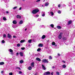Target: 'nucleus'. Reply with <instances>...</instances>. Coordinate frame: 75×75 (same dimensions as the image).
<instances>
[{"label": "nucleus", "instance_id": "f257e3e1", "mask_svg": "<svg viewBox=\"0 0 75 75\" xmlns=\"http://www.w3.org/2000/svg\"><path fill=\"white\" fill-rule=\"evenodd\" d=\"M39 11V10L38 9H36L33 10L32 11V13L33 14H36L37 13H38Z\"/></svg>", "mask_w": 75, "mask_h": 75}, {"label": "nucleus", "instance_id": "f03ea898", "mask_svg": "<svg viewBox=\"0 0 75 75\" xmlns=\"http://www.w3.org/2000/svg\"><path fill=\"white\" fill-rule=\"evenodd\" d=\"M42 62H44V63H48V60L47 59H43L42 60Z\"/></svg>", "mask_w": 75, "mask_h": 75}, {"label": "nucleus", "instance_id": "7ed1b4c3", "mask_svg": "<svg viewBox=\"0 0 75 75\" xmlns=\"http://www.w3.org/2000/svg\"><path fill=\"white\" fill-rule=\"evenodd\" d=\"M62 33H60V34L59 35L58 38L59 39H61L62 37Z\"/></svg>", "mask_w": 75, "mask_h": 75}, {"label": "nucleus", "instance_id": "20e7f679", "mask_svg": "<svg viewBox=\"0 0 75 75\" xmlns=\"http://www.w3.org/2000/svg\"><path fill=\"white\" fill-rule=\"evenodd\" d=\"M51 73L50 71L46 72L45 73H44V75H50Z\"/></svg>", "mask_w": 75, "mask_h": 75}, {"label": "nucleus", "instance_id": "39448f33", "mask_svg": "<svg viewBox=\"0 0 75 75\" xmlns=\"http://www.w3.org/2000/svg\"><path fill=\"white\" fill-rule=\"evenodd\" d=\"M36 60L37 61H39V62H40V61H41V59H40V58L38 57L36 58Z\"/></svg>", "mask_w": 75, "mask_h": 75}, {"label": "nucleus", "instance_id": "423d86ee", "mask_svg": "<svg viewBox=\"0 0 75 75\" xmlns=\"http://www.w3.org/2000/svg\"><path fill=\"white\" fill-rule=\"evenodd\" d=\"M8 37L9 38H11V35H10V34L8 33Z\"/></svg>", "mask_w": 75, "mask_h": 75}, {"label": "nucleus", "instance_id": "0eeeda50", "mask_svg": "<svg viewBox=\"0 0 75 75\" xmlns=\"http://www.w3.org/2000/svg\"><path fill=\"white\" fill-rule=\"evenodd\" d=\"M42 16L43 17H44V16H45V13L44 12H42Z\"/></svg>", "mask_w": 75, "mask_h": 75}, {"label": "nucleus", "instance_id": "6e6552de", "mask_svg": "<svg viewBox=\"0 0 75 75\" xmlns=\"http://www.w3.org/2000/svg\"><path fill=\"white\" fill-rule=\"evenodd\" d=\"M38 47H43V45L42 44H40L38 45Z\"/></svg>", "mask_w": 75, "mask_h": 75}, {"label": "nucleus", "instance_id": "1a4fd4ad", "mask_svg": "<svg viewBox=\"0 0 75 75\" xmlns=\"http://www.w3.org/2000/svg\"><path fill=\"white\" fill-rule=\"evenodd\" d=\"M31 66L32 67H34V63L32 62L31 64Z\"/></svg>", "mask_w": 75, "mask_h": 75}, {"label": "nucleus", "instance_id": "9d476101", "mask_svg": "<svg viewBox=\"0 0 75 75\" xmlns=\"http://www.w3.org/2000/svg\"><path fill=\"white\" fill-rule=\"evenodd\" d=\"M13 23L14 24H17V21L15 20L13 21Z\"/></svg>", "mask_w": 75, "mask_h": 75}, {"label": "nucleus", "instance_id": "9b49d317", "mask_svg": "<svg viewBox=\"0 0 75 75\" xmlns=\"http://www.w3.org/2000/svg\"><path fill=\"white\" fill-rule=\"evenodd\" d=\"M71 23H72V21H70L68 22V25H69V24H71Z\"/></svg>", "mask_w": 75, "mask_h": 75}, {"label": "nucleus", "instance_id": "f8f14e48", "mask_svg": "<svg viewBox=\"0 0 75 75\" xmlns=\"http://www.w3.org/2000/svg\"><path fill=\"white\" fill-rule=\"evenodd\" d=\"M21 16L19 15H17L16 16V18H21Z\"/></svg>", "mask_w": 75, "mask_h": 75}, {"label": "nucleus", "instance_id": "ddd939ff", "mask_svg": "<svg viewBox=\"0 0 75 75\" xmlns=\"http://www.w3.org/2000/svg\"><path fill=\"white\" fill-rule=\"evenodd\" d=\"M28 69H29V70H31L32 69V67L31 66H29L28 68Z\"/></svg>", "mask_w": 75, "mask_h": 75}, {"label": "nucleus", "instance_id": "4468645a", "mask_svg": "<svg viewBox=\"0 0 75 75\" xmlns=\"http://www.w3.org/2000/svg\"><path fill=\"white\" fill-rule=\"evenodd\" d=\"M19 54L21 57H23V52H20Z\"/></svg>", "mask_w": 75, "mask_h": 75}, {"label": "nucleus", "instance_id": "2eb2a0df", "mask_svg": "<svg viewBox=\"0 0 75 75\" xmlns=\"http://www.w3.org/2000/svg\"><path fill=\"white\" fill-rule=\"evenodd\" d=\"M57 28H58V29H61V27L59 26H57Z\"/></svg>", "mask_w": 75, "mask_h": 75}, {"label": "nucleus", "instance_id": "dca6fc26", "mask_svg": "<svg viewBox=\"0 0 75 75\" xmlns=\"http://www.w3.org/2000/svg\"><path fill=\"white\" fill-rule=\"evenodd\" d=\"M42 68L43 69H44V70H45V69H46V68L44 66V65L42 64Z\"/></svg>", "mask_w": 75, "mask_h": 75}, {"label": "nucleus", "instance_id": "f3484780", "mask_svg": "<svg viewBox=\"0 0 75 75\" xmlns=\"http://www.w3.org/2000/svg\"><path fill=\"white\" fill-rule=\"evenodd\" d=\"M45 38V35H43L42 37V39H44Z\"/></svg>", "mask_w": 75, "mask_h": 75}, {"label": "nucleus", "instance_id": "a211bd4d", "mask_svg": "<svg viewBox=\"0 0 75 75\" xmlns=\"http://www.w3.org/2000/svg\"><path fill=\"white\" fill-rule=\"evenodd\" d=\"M4 62H0V65H4Z\"/></svg>", "mask_w": 75, "mask_h": 75}, {"label": "nucleus", "instance_id": "6ab92c4d", "mask_svg": "<svg viewBox=\"0 0 75 75\" xmlns=\"http://www.w3.org/2000/svg\"><path fill=\"white\" fill-rule=\"evenodd\" d=\"M9 51H10V52H13V51L11 49H9Z\"/></svg>", "mask_w": 75, "mask_h": 75}, {"label": "nucleus", "instance_id": "aec40b11", "mask_svg": "<svg viewBox=\"0 0 75 75\" xmlns=\"http://www.w3.org/2000/svg\"><path fill=\"white\" fill-rule=\"evenodd\" d=\"M52 45H55V43L54 42H52Z\"/></svg>", "mask_w": 75, "mask_h": 75}, {"label": "nucleus", "instance_id": "412c9836", "mask_svg": "<svg viewBox=\"0 0 75 75\" xmlns=\"http://www.w3.org/2000/svg\"><path fill=\"white\" fill-rule=\"evenodd\" d=\"M32 41V40H28V42L29 43H31V42Z\"/></svg>", "mask_w": 75, "mask_h": 75}, {"label": "nucleus", "instance_id": "4be33fe9", "mask_svg": "<svg viewBox=\"0 0 75 75\" xmlns=\"http://www.w3.org/2000/svg\"><path fill=\"white\" fill-rule=\"evenodd\" d=\"M23 62H24V61L23 60H21L20 61V62L21 63V64H22L23 63Z\"/></svg>", "mask_w": 75, "mask_h": 75}, {"label": "nucleus", "instance_id": "5701e85b", "mask_svg": "<svg viewBox=\"0 0 75 75\" xmlns=\"http://www.w3.org/2000/svg\"><path fill=\"white\" fill-rule=\"evenodd\" d=\"M62 67L63 68H66V66L65 65H63Z\"/></svg>", "mask_w": 75, "mask_h": 75}, {"label": "nucleus", "instance_id": "b1692460", "mask_svg": "<svg viewBox=\"0 0 75 75\" xmlns=\"http://www.w3.org/2000/svg\"><path fill=\"white\" fill-rule=\"evenodd\" d=\"M48 4H49L48 2H47L45 4V6H48Z\"/></svg>", "mask_w": 75, "mask_h": 75}, {"label": "nucleus", "instance_id": "393cba45", "mask_svg": "<svg viewBox=\"0 0 75 75\" xmlns=\"http://www.w3.org/2000/svg\"><path fill=\"white\" fill-rule=\"evenodd\" d=\"M3 20L4 21H6V20H7V19H6V17H4L3 18Z\"/></svg>", "mask_w": 75, "mask_h": 75}, {"label": "nucleus", "instance_id": "a878e982", "mask_svg": "<svg viewBox=\"0 0 75 75\" xmlns=\"http://www.w3.org/2000/svg\"><path fill=\"white\" fill-rule=\"evenodd\" d=\"M50 27H52V28H54V25L53 24H51L50 25Z\"/></svg>", "mask_w": 75, "mask_h": 75}, {"label": "nucleus", "instance_id": "bb28decb", "mask_svg": "<svg viewBox=\"0 0 75 75\" xmlns=\"http://www.w3.org/2000/svg\"><path fill=\"white\" fill-rule=\"evenodd\" d=\"M50 14L52 16H54V13H53L51 11L50 12Z\"/></svg>", "mask_w": 75, "mask_h": 75}, {"label": "nucleus", "instance_id": "cd10ccee", "mask_svg": "<svg viewBox=\"0 0 75 75\" xmlns=\"http://www.w3.org/2000/svg\"><path fill=\"white\" fill-rule=\"evenodd\" d=\"M57 12L59 14H61V12L59 10H58L57 11Z\"/></svg>", "mask_w": 75, "mask_h": 75}, {"label": "nucleus", "instance_id": "c85d7f7f", "mask_svg": "<svg viewBox=\"0 0 75 75\" xmlns=\"http://www.w3.org/2000/svg\"><path fill=\"white\" fill-rule=\"evenodd\" d=\"M23 23V21L21 20L20 21V22H19V24H22Z\"/></svg>", "mask_w": 75, "mask_h": 75}, {"label": "nucleus", "instance_id": "c756f323", "mask_svg": "<svg viewBox=\"0 0 75 75\" xmlns=\"http://www.w3.org/2000/svg\"><path fill=\"white\" fill-rule=\"evenodd\" d=\"M49 59H52V57H51V56H49Z\"/></svg>", "mask_w": 75, "mask_h": 75}, {"label": "nucleus", "instance_id": "7c9ffc66", "mask_svg": "<svg viewBox=\"0 0 75 75\" xmlns=\"http://www.w3.org/2000/svg\"><path fill=\"white\" fill-rule=\"evenodd\" d=\"M37 51L39 52L40 51H41V49L40 48H38L37 50Z\"/></svg>", "mask_w": 75, "mask_h": 75}, {"label": "nucleus", "instance_id": "2f4dec72", "mask_svg": "<svg viewBox=\"0 0 75 75\" xmlns=\"http://www.w3.org/2000/svg\"><path fill=\"white\" fill-rule=\"evenodd\" d=\"M17 8V6L13 8V10H15V9H16Z\"/></svg>", "mask_w": 75, "mask_h": 75}, {"label": "nucleus", "instance_id": "473e14b6", "mask_svg": "<svg viewBox=\"0 0 75 75\" xmlns=\"http://www.w3.org/2000/svg\"><path fill=\"white\" fill-rule=\"evenodd\" d=\"M56 74H57V75H59V72L58 71H56Z\"/></svg>", "mask_w": 75, "mask_h": 75}, {"label": "nucleus", "instance_id": "72a5a7b5", "mask_svg": "<svg viewBox=\"0 0 75 75\" xmlns=\"http://www.w3.org/2000/svg\"><path fill=\"white\" fill-rule=\"evenodd\" d=\"M21 50H25V47H23L21 48Z\"/></svg>", "mask_w": 75, "mask_h": 75}, {"label": "nucleus", "instance_id": "f704fd0d", "mask_svg": "<svg viewBox=\"0 0 75 75\" xmlns=\"http://www.w3.org/2000/svg\"><path fill=\"white\" fill-rule=\"evenodd\" d=\"M3 36L4 38H6V34H4Z\"/></svg>", "mask_w": 75, "mask_h": 75}, {"label": "nucleus", "instance_id": "c9c22d12", "mask_svg": "<svg viewBox=\"0 0 75 75\" xmlns=\"http://www.w3.org/2000/svg\"><path fill=\"white\" fill-rule=\"evenodd\" d=\"M17 47H20V44H18L17 45Z\"/></svg>", "mask_w": 75, "mask_h": 75}, {"label": "nucleus", "instance_id": "e433bc0d", "mask_svg": "<svg viewBox=\"0 0 75 75\" xmlns=\"http://www.w3.org/2000/svg\"><path fill=\"white\" fill-rule=\"evenodd\" d=\"M9 75H13V73H12V72L10 73H9Z\"/></svg>", "mask_w": 75, "mask_h": 75}, {"label": "nucleus", "instance_id": "4c0bfd02", "mask_svg": "<svg viewBox=\"0 0 75 75\" xmlns=\"http://www.w3.org/2000/svg\"><path fill=\"white\" fill-rule=\"evenodd\" d=\"M39 1H40V0H37L36 1V2H39Z\"/></svg>", "mask_w": 75, "mask_h": 75}, {"label": "nucleus", "instance_id": "58836bf2", "mask_svg": "<svg viewBox=\"0 0 75 75\" xmlns=\"http://www.w3.org/2000/svg\"><path fill=\"white\" fill-rule=\"evenodd\" d=\"M2 43H5V41H4V40H3L2 41Z\"/></svg>", "mask_w": 75, "mask_h": 75}, {"label": "nucleus", "instance_id": "ea45409f", "mask_svg": "<svg viewBox=\"0 0 75 75\" xmlns=\"http://www.w3.org/2000/svg\"><path fill=\"white\" fill-rule=\"evenodd\" d=\"M19 74H22V72H21V71H19Z\"/></svg>", "mask_w": 75, "mask_h": 75}, {"label": "nucleus", "instance_id": "a19ab883", "mask_svg": "<svg viewBox=\"0 0 75 75\" xmlns=\"http://www.w3.org/2000/svg\"><path fill=\"white\" fill-rule=\"evenodd\" d=\"M23 42H24V41L23 40H21V43H22Z\"/></svg>", "mask_w": 75, "mask_h": 75}, {"label": "nucleus", "instance_id": "79ce46f5", "mask_svg": "<svg viewBox=\"0 0 75 75\" xmlns=\"http://www.w3.org/2000/svg\"><path fill=\"white\" fill-rule=\"evenodd\" d=\"M21 8H22L21 7H20L19 9V10H21Z\"/></svg>", "mask_w": 75, "mask_h": 75}, {"label": "nucleus", "instance_id": "37998d69", "mask_svg": "<svg viewBox=\"0 0 75 75\" xmlns=\"http://www.w3.org/2000/svg\"><path fill=\"white\" fill-rule=\"evenodd\" d=\"M11 53L10 54H11V55H13V52H11Z\"/></svg>", "mask_w": 75, "mask_h": 75}, {"label": "nucleus", "instance_id": "c03bdc74", "mask_svg": "<svg viewBox=\"0 0 75 75\" xmlns=\"http://www.w3.org/2000/svg\"><path fill=\"white\" fill-rule=\"evenodd\" d=\"M18 68V69H20H20H20V68L19 67H17V68Z\"/></svg>", "mask_w": 75, "mask_h": 75}, {"label": "nucleus", "instance_id": "a18cd8bd", "mask_svg": "<svg viewBox=\"0 0 75 75\" xmlns=\"http://www.w3.org/2000/svg\"><path fill=\"white\" fill-rule=\"evenodd\" d=\"M58 7H61V5H60V4L58 6Z\"/></svg>", "mask_w": 75, "mask_h": 75}, {"label": "nucleus", "instance_id": "49530a36", "mask_svg": "<svg viewBox=\"0 0 75 75\" xmlns=\"http://www.w3.org/2000/svg\"><path fill=\"white\" fill-rule=\"evenodd\" d=\"M13 38H16L17 37L16 36H13Z\"/></svg>", "mask_w": 75, "mask_h": 75}, {"label": "nucleus", "instance_id": "de8ad7c7", "mask_svg": "<svg viewBox=\"0 0 75 75\" xmlns=\"http://www.w3.org/2000/svg\"><path fill=\"white\" fill-rule=\"evenodd\" d=\"M62 62H64V63H65V61H64V60H63V61H62Z\"/></svg>", "mask_w": 75, "mask_h": 75}, {"label": "nucleus", "instance_id": "09e8293b", "mask_svg": "<svg viewBox=\"0 0 75 75\" xmlns=\"http://www.w3.org/2000/svg\"><path fill=\"white\" fill-rule=\"evenodd\" d=\"M6 14H8V13H9L8 12V11H7L6 12Z\"/></svg>", "mask_w": 75, "mask_h": 75}, {"label": "nucleus", "instance_id": "8fccbe9b", "mask_svg": "<svg viewBox=\"0 0 75 75\" xmlns=\"http://www.w3.org/2000/svg\"><path fill=\"white\" fill-rule=\"evenodd\" d=\"M4 71H1V74H3V72H4Z\"/></svg>", "mask_w": 75, "mask_h": 75}, {"label": "nucleus", "instance_id": "3c124183", "mask_svg": "<svg viewBox=\"0 0 75 75\" xmlns=\"http://www.w3.org/2000/svg\"><path fill=\"white\" fill-rule=\"evenodd\" d=\"M36 17H38V16H39V15H36Z\"/></svg>", "mask_w": 75, "mask_h": 75}, {"label": "nucleus", "instance_id": "603ef678", "mask_svg": "<svg viewBox=\"0 0 75 75\" xmlns=\"http://www.w3.org/2000/svg\"><path fill=\"white\" fill-rule=\"evenodd\" d=\"M58 56H60V54H59V53H58Z\"/></svg>", "mask_w": 75, "mask_h": 75}, {"label": "nucleus", "instance_id": "864d4df0", "mask_svg": "<svg viewBox=\"0 0 75 75\" xmlns=\"http://www.w3.org/2000/svg\"><path fill=\"white\" fill-rule=\"evenodd\" d=\"M74 15H75V11L74 12Z\"/></svg>", "mask_w": 75, "mask_h": 75}, {"label": "nucleus", "instance_id": "5fc2aeb1", "mask_svg": "<svg viewBox=\"0 0 75 75\" xmlns=\"http://www.w3.org/2000/svg\"><path fill=\"white\" fill-rule=\"evenodd\" d=\"M16 54H17V55H18V54H19L18 53V52H17V53H16Z\"/></svg>", "mask_w": 75, "mask_h": 75}, {"label": "nucleus", "instance_id": "6e6d98bb", "mask_svg": "<svg viewBox=\"0 0 75 75\" xmlns=\"http://www.w3.org/2000/svg\"><path fill=\"white\" fill-rule=\"evenodd\" d=\"M54 74V73H53V72H52L51 73V74L52 75V74Z\"/></svg>", "mask_w": 75, "mask_h": 75}, {"label": "nucleus", "instance_id": "4d7b16f0", "mask_svg": "<svg viewBox=\"0 0 75 75\" xmlns=\"http://www.w3.org/2000/svg\"><path fill=\"white\" fill-rule=\"evenodd\" d=\"M52 68H55V67H54V66H53V67H52Z\"/></svg>", "mask_w": 75, "mask_h": 75}, {"label": "nucleus", "instance_id": "13d9d810", "mask_svg": "<svg viewBox=\"0 0 75 75\" xmlns=\"http://www.w3.org/2000/svg\"><path fill=\"white\" fill-rule=\"evenodd\" d=\"M67 40V38H65V40Z\"/></svg>", "mask_w": 75, "mask_h": 75}, {"label": "nucleus", "instance_id": "bf43d9fd", "mask_svg": "<svg viewBox=\"0 0 75 75\" xmlns=\"http://www.w3.org/2000/svg\"><path fill=\"white\" fill-rule=\"evenodd\" d=\"M26 30H27V28H26L25 30V31H26Z\"/></svg>", "mask_w": 75, "mask_h": 75}, {"label": "nucleus", "instance_id": "052dcab7", "mask_svg": "<svg viewBox=\"0 0 75 75\" xmlns=\"http://www.w3.org/2000/svg\"><path fill=\"white\" fill-rule=\"evenodd\" d=\"M55 46H56V47H57V45H55Z\"/></svg>", "mask_w": 75, "mask_h": 75}, {"label": "nucleus", "instance_id": "680f3d73", "mask_svg": "<svg viewBox=\"0 0 75 75\" xmlns=\"http://www.w3.org/2000/svg\"><path fill=\"white\" fill-rule=\"evenodd\" d=\"M35 75H37V74H36H36H35Z\"/></svg>", "mask_w": 75, "mask_h": 75}, {"label": "nucleus", "instance_id": "e2e57ef3", "mask_svg": "<svg viewBox=\"0 0 75 75\" xmlns=\"http://www.w3.org/2000/svg\"><path fill=\"white\" fill-rule=\"evenodd\" d=\"M8 6H6V8H8Z\"/></svg>", "mask_w": 75, "mask_h": 75}, {"label": "nucleus", "instance_id": "0e129e2a", "mask_svg": "<svg viewBox=\"0 0 75 75\" xmlns=\"http://www.w3.org/2000/svg\"><path fill=\"white\" fill-rule=\"evenodd\" d=\"M22 1H25V0H22Z\"/></svg>", "mask_w": 75, "mask_h": 75}, {"label": "nucleus", "instance_id": "69168bd1", "mask_svg": "<svg viewBox=\"0 0 75 75\" xmlns=\"http://www.w3.org/2000/svg\"><path fill=\"white\" fill-rule=\"evenodd\" d=\"M42 7H44V5H42Z\"/></svg>", "mask_w": 75, "mask_h": 75}, {"label": "nucleus", "instance_id": "338daca9", "mask_svg": "<svg viewBox=\"0 0 75 75\" xmlns=\"http://www.w3.org/2000/svg\"><path fill=\"white\" fill-rule=\"evenodd\" d=\"M7 2H8V1H7Z\"/></svg>", "mask_w": 75, "mask_h": 75}, {"label": "nucleus", "instance_id": "774afa93", "mask_svg": "<svg viewBox=\"0 0 75 75\" xmlns=\"http://www.w3.org/2000/svg\"><path fill=\"white\" fill-rule=\"evenodd\" d=\"M13 28H14V27L13 26Z\"/></svg>", "mask_w": 75, "mask_h": 75}]
</instances>
